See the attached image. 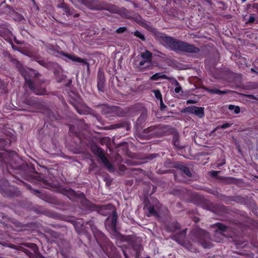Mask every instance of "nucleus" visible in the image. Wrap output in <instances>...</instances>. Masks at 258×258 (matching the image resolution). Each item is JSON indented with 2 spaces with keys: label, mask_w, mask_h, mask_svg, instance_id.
<instances>
[{
  "label": "nucleus",
  "mask_w": 258,
  "mask_h": 258,
  "mask_svg": "<svg viewBox=\"0 0 258 258\" xmlns=\"http://www.w3.org/2000/svg\"><path fill=\"white\" fill-rule=\"evenodd\" d=\"M73 224L77 233L85 235L89 240L91 238L90 231H92L97 243L109 258H121L116 247L102 232L96 228L93 221H74Z\"/></svg>",
  "instance_id": "1"
},
{
  "label": "nucleus",
  "mask_w": 258,
  "mask_h": 258,
  "mask_svg": "<svg viewBox=\"0 0 258 258\" xmlns=\"http://www.w3.org/2000/svg\"><path fill=\"white\" fill-rule=\"evenodd\" d=\"M69 131L79 149L83 150L89 147L93 154L100 159L107 170L111 172H114V166L104 155L103 149L93 143L90 136L85 135L77 127L72 124L69 125Z\"/></svg>",
  "instance_id": "2"
},
{
  "label": "nucleus",
  "mask_w": 258,
  "mask_h": 258,
  "mask_svg": "<svg viewBox=\"0 0 258 258\" xmlns=\"http://www.w3.org/2000/svg\"><path fill=\"white\" fill-rule=\"evenodd\" d=\"M152 32L156 39L167 49L175 52L182 51L195 53H198L200 51V48L194 45L178 40L173 37L167 36L165 33L157 31L156 29L154 28Z\"/></svg>",
  "instance_id": "3"
},
{
  "label": "nucleus",
  "mask_w": 258,
  "mask_h": 258,
  "mask_svg": "<svg viewBox=\"0 0 258 258\" xmlns=\"http://www.w3.org/2000/svg\"><path fill=\"white\" fill-rule=\"evenodd\" d=\"M11 145V141L8 139L0 138V166L9 171L12 167V152L6 150Z\"/></svg>",
  "instance_id": "4"
},
{
  "label": "nucleus",
  "mask_w": 258,
  "mask_h": 258,
  "mask_svg": "<svg viewBox=\"0 0 258 258\" xmlns=\"http://www.w3.org/2000/svg\"><path fill=\"white\" fill-rule=\"evenodd\" d=\"M45 47L46 51L50 54L57 56V54H59L66 57V58H63V59L67 62H69V61L71 60L73 61L80 63L82 65L86 66L87 72L88 74H90V63L86 60V59L79 57L77 55H75L74 54L67 53L62 51H58L55 48V46L51 44H48L45 45Z\"/></svg>",
  "instance_id": "5"
},
{
  "label": "nucleus",
  "mask_w": 258,
  "mask_h": 258,
  "mask_svg": "<svg viewBox=\"0 0 258 258\" xmlns=\"http://www.w3.org/2000/svg\"><path fill=\"white\" fill-rule=\"evenodd\" d=\"M87 8L93 10H106L112 13H117L118 7L114 5L99 0H81Z\"/></svg>",
  "instance_id": "6"
},
{
  "label": "nucleus",
  "mask_w": 258,
  "mask_h": 258,
  "mask_svg": "<svg viewBox=\"0 0 258 258\" xmlns=\"http://www.w3.org/2000/svg\"><path fill=\"white\" fill-rule=\"evenodd\" d=\"M190 236L194 242L198 243L205 248H210L213 246L210 234L205 230L202 229L194 230L190 233Z\"/></svg>",
  "instance_id": "7"
},
{
  "label": "nucleus",
  "mask_w": 258,
  "mask_h": 258,
  "mask_svg": "<svg viewBox=\"0 0 258 258\" xmlns=\"http://www.w3.org/2000/svg\"><path fill=\"white\" fill-rule=\"evenodd\" d=\"M129 112L133 115H136L139 113L141 115L138 117L136 122L137 126H141L145 122L147 118V110L139 104H136L129 108Z\"/></svg>",
  "instance_id": "8"
},
{
  "label": "nucleus",
  "mask_w": 258,
  "mask_h": 258,
  "mask_svg": "<svg viewBox=\"0 0 258 258\" xmlns=\"http://www.w3.org/2000/svg\"><path fill=\"white\" fill-rule=\"evenodd\" d=\"M164 125L162 124L149 126L143 131V133L150 137H162L164 134Z\"/></svg>",
  "instance_id": "9"
},
{
  "label": "nucleus",
  "mask_w": 258,
  "mask_h": 258,
  "mask_svg": "<svg viewBox=\"0 0 258 258\" xmlns=\"http://www.w3.org/2000/svg\"><path fill=\"white\" fill-rule=\"evenodd\" d=\"M14 187L11 186L9 181L0 177V192L5 197H12L14 196Z\"/></svg>",
  "instance_id": "10"
},
{
  "label": "nucleus",
  "mask_w": 258,
  "mask_h": 258,
  "mask_svg": "<svg viewBox=\"0 0 258 258\" xmlns=\"http://www.w3.org/2000/svg\"><path fill=\"white\" fill-rule=\"evenodd\" d=\"M118 215L116 210L112 212V215L108 217L105 221L106 229L110 232H116L117 231L116 224Z\"/></svg>",
  "instance_id": "11"
},
{
  "label": "nucleus",
  "mask_w": 258,
  "mask_h": 258,
  "mask_svg": "<svg viewBox=\"0 0 258 258\" xmlns=\"http://www.w3.org/2000/svg\"><path fill=\"white\" fill-rule=\"evenodd\" d=\"M180 112L182 113H188L193 114L199 118H202L205 115L204 107H198L194 105L184 108L180 111Z\"/></svg>",
  "instance_id": "12"
},
{
  "label": "nucleus",
  "mask_w": 258,
  "mask_h": 258,
  "mask_svg": "<svg viewBox=\"0 0 258 258\" xmlns=\"http://www.w3.org/2000/svg\"><path fill=\"white\" fill-rule=\"evenodd\" d=\"M194 203L199 205L203 209L213 211L214 207L212 203L205 199L202 196L195 195L193 197Z\"/></svg>",
  "instance_id": "13"
},
{
  "label": "nucleus",
  "mask_w": 258,
  "mask_h": 258,
  "mask_svg": "<svg viewBox=\"0 0 258 258\" xmlns=\"http://www.w3.org/2000/svg\"><path fill=\"white\" fill-rule=\"evenodd\" d=\"M159 208V202L158 201L156 200L154 203H151L150 202H146L145 204L144 209H147L148 212L147 214L148 217L154 216L155 217H159V214L157 211V209Z\"/></svg>",
  "instance_id": "14"
},
{
  "label": "nucleus",
  "mask_w": 258,
  "mask_h": 258,
  "mask_svg": "<svg viewBox=\"0 0 258 258\" xmlns=\"http://www.w3.org/2000/svg\"><path fill=\"white\" fill-rule=\"evenodd\" d=\"M25 80V85L29 88V89L33 91V92L39 95H43L46 94V90L43 89L40 91L37 90L35 87V83L30 79H29L26 75L24 76Z\"/></svg>",
  "instance_id": "15"
},
{
  "label": "nucleus",
  "mask_w": 258,
  "mask_h": 258,
  "mask_svg": "<svg viewBox=\"0 0 258 258\" xmlns=\"http://www.w3.org/2000/svg\"><path fill=\"white\" fill-rule=\"evenodd\" d=\"M134 64L136 68L140 69H148L150 68L152 65L151 63L142 58L140 56H137L135 58Z\"/></svg>",
  "instance_id": "16"
},
{
  "label": "nucleus",
  "mask_w": 258,
  "mask_h": 258,
  "mask_svg": "<svg viewBox=\"0 0 258 258\" xmlns=\"http://www.w3.org/2000/svg\"><path fill=\"white\" fill-rule=\"evenodd\" d=\"M172 167L179 170L181 172H183L187 177H192V173H191L188 167L185 166L184 165L180 163L179 162H174L173 163Z\"/></svg>",
  "instance_id": "17"
},
{
  "label": "nucleus",
  "mask_w": 258,
  "mask_h": 258,
  "mask_svg": "<svg viewBox=\"0 0 258 258\" xmlns=\"http://www.w3.org/2000/svg\"><path fill=\"white\" fill-rule=\"evenodd\" d=\"M105 79L104 73L98 71L97 74V89L100 92H104Z\"/></svg>",
  "instance_id": "18"
},
{
  "label": "nucleus",
  "mask_w": 258,
  "mask_h": 258,
  "mask_svg": "<svg viewBox=\"0 0 258 258\" xmlns=\"http://www.w3.org/2000/svg\"><path fill=\"white\" fill-rule=\"evenodd\" d=\"M81 195L84 198L81 201V206L82 207L87 210L93 211L96 208V206L91 203L88 200L85 198L84 195L82 194Z\"/></svg>",
  "instance_id": "19"
},
{
  "label": "nucleus",
  "mask_w": 258,
  "mask_h": 258,
  "mask_svg": "<svg viewBox=\"0 0 258 258\" xmlns=\"http://www.w3.org/2000/svg\"><path fill=\"white\" fill-rule=\"evenodd\" d=\"M61 193L67 196L69 199L78 197L77 193L71 188H63L61 189Z\"/></svg>",
  "instance_id": "20"
},
{
  "label": "nucleus",
  "mask_w": 258,
  "mask_h": 258,
  "mask_svg": "<svg viewBox=\"0 0 258 258\" xmlns=\"http://www.w3.org/2000/svg\"><path fill=\"white\" fill-rule=\"evenodd\" d=\"M102 113L105 115L106 117L113 116L115 114L114 108L113 107L104 105L102 109Z\"/></svg>",
  "instance_id": "21"
},
{
  "label": "nucleus",
  "mask_w": 258,
  "mask_h": 258,
  "mask_svg": "<svg viewBox=\"0 0 258 258\" xmlns=\"http://www.w3.org/2000/svg\"><path fill=\"white\" fill-rule=\"evenodd\" d=\"M213 226L217 228V229L215 230V235L220 234L223 235V233L225 232L228 228L227 226L220 222L215 223Z\"/></svg>",
  "instance_id": "22"
},
{
  "label": "nucleus",
  "mask_w": 258,
  "mask_h": 258,
  "mask_svg": "<svg viewBox=\"0 0 258 258\" xmlns=\"http://www.w3.org/2000/svg\"><path fill=\"white\" fill-rule=\"evenodd\" d=\"M25 246L27 247H29L30 248L32 251H33V252H31L30 251H29V250L28 249H25L24 250V252L29 257H33L34 258H36V253L35 252V251L33 250V249L31 248L32 247V246L30 245L31 244H33V245H35L37 247V249H38V252L40 253V252H39V249H38V246L35 244V243H25L23 244Z\"/></svg>",
  "instance_id": "23"
},
{
  "label": "nucleus",
  "mask_w": 258,
  "mask_h": 258,
  "mask_svg": "<svg viewBox=\"0 0 258 258\" xmlns=\"http://www.w3.org/2000/svg\"><path fill=\"white\" fill-rule=\"evenodd\" d=\"M58 114L54 111L50 109H47L46 111V119L50 120L51 121L57 120L58 118Z\"/></svg>",
  "instance_id": "24"
},
{
  "label": "nucleus",
  "mask_w": 258,
  "mask_h": 258,
  "mask_svg": "<svg viewBox=\"0 0 258 258\" xmlns=\"http://www.w3.org/2000/svg\"><path fill=\"white\" fill-rule=\"evenodd\" d=\"M180 229V225L177 222H173L166 226V231L169 232H174Z\"/></svg>",
  "instance_id": "25"
},
{
  "label": "nucleus",
  "mask_w": 258,
  "mask_h": 258,
  "mask_svg": "<svg viewBox=\"0 0 258 258\" xmlns=\"http://www.w3.org/2000/svg\"><path fill=\"white\" fill-rule=\"evenodd\" d=\"M24 103L26 105L32 107H37L39 104L36 98L35 97H29L26 98L24 101Z\"/></svg>",
  "instance_id": "26"
},
{
  "label": "nucleus",
  "mask_w": 258,
  "mask_h": 258,
  "mask_svg": "<svg viewBox=\"0 0 258 258\" xmlns=\"http://www.w3.org/2000/svg\"><path fill=\"white\" fill-rule=\"evenodd\" d=\"M11 15L13 20L15 21L21 22L23 20H25L24 17L23 15L19 14L15 10L11 12Z\"/></svg>",
  "instance_id": "27"
},
{
  "label": "nucleus",
  "mask_w": 258,
  "mask_h": 258,
  "mask_svg": "<svg viewBox=\"0 0 258 258\" xmlns=\"http://www.w3.org/2000/svg\"><path fill=\"white\" fill-rule=\"evenodd\" d=\"M36 173L37 175L35 176V179L37 181L42 182L45 188H49L51 187V184L44 179V177L38 174L36 172Z\"/></svg>",
  "instance_id": "28"
},
{
  "label": "nucleus",
  "mask_w": 258,
  "mask_h": 258,
  "mask_svg": "<svg viewBox=\"0 0 258 258\" xmlns=\"http://www.w3.org/2000/svg\"><path fill=\"white\" fill-rule=\"evenodd\" d=\"M205 90L211 94H216L219 95H223L226 94L228 93L227 90H220L217 88H206Z\"/></svg>",
  "instance_id": "29"
},
{
  "label": "nucleus",
  "mask_w": 258,
  "mask_h": 258,
  "mask_svg": "<svg viewBox=\"0 0 258 258\" xmlns=\"http://www.w3.org/2000/svg\"><path fill=\"white\" fill-rule=\"evenodd\" d=\"M253 24H258V17L255 14H250L248 19L245 22V24L251 25Z\"/></svg>",
  "instance_id": "30"
},
{
  "label": "nucleus",
  "mask_w": 258,
  "mask_h": 258,
  "mask_svg": "<svg viewBox=\"0 0 258 258\" xmlns=\"http://www.w3.org/2000/svg\"><path fill=\"white\" fill-rule=\"evenodd\" d=\"M0 244L5 247H9L14 249H17V246L11 243L10 241L8 239H2L0 240Z\"/></svg>",
  "instance_id": "31"
},
{
  "label": "nucleus",
  "mask_w": 258,
  "mask_h": 258,
  "mask_svg": "<svg viewBox=\"0 0 258 258\" xmlns=\"http://www.w3.org/2000/svg\"><path fill=\"white\" fill-rule=\"evenodd\" d=\"M168 77L165 74H163L160 73H157L152 75L150 77V80L153 81L158 80L159 79H167Z\"/></svg>",
  "instance_id": "32"
},
{
  "label": "nucleus",
  "mask_w": 258,
  "mask_h": 258,
  "mask_svg": "<svg viewBox=\"0 0 258 258\" xmlns=\"http://www.w3.org/2000/svg\"><path fill=\"white\" fill-rule=\"evenodd\" d=\"M140 57L152 63V53L149 51L146 50L142 52Z\"/></svg>",
  "instance_id": "33"
},
{
  "label": "nucleus",
  "mask_w": 258,
  "mask_h": 258,
  "mask_svg": "<svg viewBox=\"0 0 258 258\" xmlns=\"http://www.w3.org/2000/svg\"><path fill=\"white\" fill-rule=\"evenodd\" d=\"M172 144L175 148L181 150L183 149L184 147L180 145L179 139L178 136H174L172 140Z\"/></svg>",
  "instance_id": "34"
},
{
  "label": "nucleus",
  "mask_w": 258,
  "mask_h": 258,
  "mask_svg": "<svg viewBox=\"0 0 258 258\" xmlns=\"http://www.w3.org/2000/svg\"><path fill=\"white\" fill-rule=\"evenodd\" d=\"M13 224L15 226V227L17 228L16 230L19 231H21L25 229V227L26 225L21 223L18 221L15 220L13 222Z\"/></svg>",
  "instance_id": "35"
},
{
  "label": "nucleus",
  "mask_w": 258,
  "mask_h": 258,
  "mask_svg": "<svg viewBox=\"0 0 258 258\" xmlns=\"http://www.w3.org/2000/svg\"><path fill=\"white\" fill-rule=\"evenodd\" d=\"M227 199L229 201L231 202H235L237 203L241 202L242 200H243V198L241 196H229L228 197Z\"/></svg>",
  "instance_id": "36"
},
{
  "label": "nucleus",
  "mask_w": 258,
  "mask_h": 258,
  "mask_svg": "<svg viewBox=\"0 0 258 258\" xmlns=\"http://www.w3.org/2000/svg\"><path fill=\"white\" fill-rule=\"evenodd\" d=\"M11 46H12V48H13V50H17V51H18L20 52H21L22 53L27 55V56H31V54L30 52H26L25 51H21V49L17 46H16L15 45H14L12 42L11 43Z\"/></svg>",
  "instance_id": "37"
},
{
  "label": "nucleus",
  "mask_w": 258,
  "mask_h": 258,
  "mask_svg": "<svg viewBox=\"0 0 258 258\" xmlns=\"http://www.w3.org/2000/svg\"><path fill=\"white\" fill-rule=\"evenodd\" d=\"M60 7L63 9L64 12L67 16H70L71 15L70 8L67 5L62 4L60 5Z\"/></svg>",
  "instance_id": "38"
},
{
  "label": "nucleus",
  "mask_w": 258,
  "mask_h": 258,
  "mask_svg": "<svg viewBox=\"0 0 258 258\" xmlns=\"http://www.w3.org/2000/svg\"><path fill=\"white\" fill-rule=\"evenodd\" d=\"M134 35L139 38L141 40L145 41L146 40L145 36L144 34L141 33L139 31L137 30L134 32Z\"/></svg>",
  "instance_id": "39"
},
{
  "label": "nucleus",
  "mask_w": 258,
  "mask_h": 258,
  "mask_svg": "<svg viewBox=\"0 0 258 258\" xmlns=\"http://www.w3.org/2000/svg\"><path fill=\"white\" fill-rule=\"evenodd\" d=\"M10 60L12 62H13L14 64L16 65L17 68L20 69L22 67V64L20 61H19L17 58L14 57H11Z\"/></svg>",
  "instance_id": "40"
},
{
  "label": "nucleus",
  "mask_w": 258,
  "mask_h": 258,
  "mask_svg": "<svg viewBox=\"0 0 258 258\" xmlns=\"http://www.w3.org/2000/svg\"><path fill=\"white\" fill-rule=\"evenodd\" d=\"M228 109L230 110H234V113L235 114H238L240 111V107L239 106H235V105H229L228 106Z\"/></svg>",
  "instance_id": "41"
},
{
  "label": "nucleus",
  "mask_w": 258,
  "mask_h": 258,
  "mask_svg": "<svg viewBox=\"0 0 258 258\" xmlns=\"http://www.w3.org/2000/svg\"><path fill=\"white\" fill-rule=\"evenodd\" d=\"M24 185L29 190H30V191H32V193L34 195H35V194H39L40 193V192L37 190V189H34L32 188L31 186L27 183H24Z\"/></svg>",
  "instance_id": "42"
},
{
  "label": "nucleus",
  "mask_w": 258,
  "mask_h": 258,
  "mask_svg": "<svg viewBox=\"0 0 258 258\" xmlns=\"http://www.w3.org/2000/svg\"><path fill=\"white\" fill-rule=\"evenodd\" d=\"M152 92L154 93L155 97L157 99H159V100L162 99V94L159 89L153 90Z\"/></svg>",
  "instance_id": "43"
},
{
  "label": "nucleus",
  "mask_w": 258,
  "mask_h": 258,
  "mask_svg": "<svg viewBox=\"0 0 258 258\" xmlns=\"http://www.w3.org/2000/svg\"><path fill=\"white\" fill-rule=\"evenodd\" d=\"M167 80L169 81L172 84L174 85L175 86H178L179 85H180L179 83L173 77H168V79H167Z\"/></svg>",
  "instance_id": "44"
},
{
  "label": "nucleus",
  "mask_w": 258,
  "mask_h": 258,
  "mask_svg": "<svg viewBox=\"0 0 258 258\" xmlns=\"http://www.w3.org/2000/svg\"><path fill=\"white\" fill-rule=\"evenodd\" d=\"M48 232L51 237L55 238H58L60 236V234L59 233L52 230H50Z\"/></svg>",
  "instance_id": "45"
},
{
  "label": "nucleus",
  "mask_w": 258,
  "mask_h": 258,
  "mask_svg": "<svg viewBox=\"0 0 258 258\" xmlns=\"http://www.w3.org/2000/svg\"><path fill=\"white\" fill-rule=\"evenodd\" d=\"M126 30H127V28L125 26H123V27H119L118 28H117L115 30V32L117 34H121V33H123L124 32H125Z\"/></svg>",
  "instance_id": "46"
},
{
  "label": "nucleus",
  "mask_w": 258,
  "mask_h": 258,
  "mask_svg": "<svg viewBox=\"0 0 258 258\" xmlns=\"http://www.w3.org/2000/svg\"><path fill=\"white\" fill-rule=\"evenodd\" d=\"M232 123L226 122L225 123L222 124L221 125H219L217 127V129H219V128L225 129V128L230 127L232 125Z\"/></svg>",
  "instance_id": "47"
},
{
  "label": "nucleus",
  "mask_w": 258,
  "mask_h": 258,
  "mask_svg": "<svg viewBox=\"0 0 258 258\" xmlns=\"http://www.w3.org/2000/svg\"><path fill=\"white\" fill-rule=\"evenodd\" d=\"M185 233L184 231H182L179 233L176 234L172 236V239L175 240H177L178 238H179L181 235H184Z\"/></svg>",
  "instance_id": "48"
},
{
  "label": "nucleus",
  "mask_w": 258,
  "mask_h": 258,
  "mask_svg": "<svg viewBox=\"0 0 258 258\" xmlns=\"http://www.w3.org/2000/svg\"><path fill=\"white\" fill-rule=\"evenodd\" d=\"M37 62L41 66L44 67H45V68H47L48 66V64L47 62H45L44 60H37Z\"/></svg>",
  "instance_id": "49"
},
{
  "label": "nucleus",
  "mask_w": 258,
  "mask_h": 258,
  "mask_svg": "<svg viewBox=\"0 0 258 258\" xmlns=\"http://www.w3.org/2000/svg\"><path fill=\"white\" fill-rule=\"evenodd\" d=\"M160 107L161 111L164 110L167 108V106L163 103V99L160 100Z\"/></svg>",
  "instance_id": "50"
},
{
  "label": "nucleus",
  "mask_w": 258,
  "mask_h": 258,
  "mask_svg": "<svg viewBox=\"0 0 258 258\" xmlns=\"http://www.w3.org/2000/svg\"><path fill=\"white\" fill-rule=\"evenodd\" d=\"M220 172V171H216L213 170L210 172V175L213 177H216L218 176L219 173Z\"/></svg>",
  "instance_id": "51"
},
{
  "label": "nucleus",
  "mask_w": 258,
  "mask_h": 258,
  "mask_svg": "<svg viewBox=\"0 0 258 258\" xmlns=\"http://www.w3.org/2000/svg\"><path fill=\"white\" fill-rule=\"evenodd\" d=\"M86 252L89 258H96V255H94L92 252L90 251H86Z\"/></svg>",
  "instance_id": "52"
},
{
  "label": "nucleus",
  "mask_w": 258,
  "mask_h": 258,
  "mask_svg": "<svg viewBox=\"0 0 258 258\" xmlns=\"http://www.w3.org/2000/svg\"><path fill=\"white\" fill-rule=\"evenodd\" d=\"M181 91H182V88L180 86V85H179L178 86H176V87L174 89V91L176 93H178Z\"/></svg>",
  "instance_id": "53"
},
{
  "label": "nucleus",
  "mask_w": 258,
  "mask_h": 258,
  "mask_svg": "<svg viewBox=\"0 0 258 258\" xmlns=\"http://www.w3.org/2000/svg\"><path fill=\"white\" fill-rule=\"evenodd\" d=\"M14 41L17 44H23L24 42L23 41L18 40L16 37L14 38Z\"/></svg>",
  "instance_id": "54"
},
{
  "label": "nucleus",
  "mask_w": 258,
  "mask_h": 258,
  "mask_svg": "<svg viewBox=\"0 0 258 258\" xmlns=\"http://www.w3.org/2000/svg\"><path fill=\"white\" fill-rule=\"evenodd\" d=\"M225 163V160L223 159L221 163L217 164V168H220L222 166L224 165Z\"/></svg>",
  "instance_id": "55"
},
{
  "label": "nucleus",
  "mask_w": 258,
  "mask_h": 258,
  "mask_svg": "<svg viewBox=\"0 0 258 258\" xmlns=\"http://www.w3.org/2000/svg\"><path fill=\"white\" fill-rule=\"evenodd\" d=\"M209 192L214 196H217L219 194V192L217 190H213L211 189L209 191Z\"/></svg>",
  "instance_id": "56"
},
{
  "label": "nucleus",
  "mask_w": 258,
  "mask_h": 258,
  "mask_svg": "<svg viewBox=\"0 0 258 258\" xmlns=\"http://www.w3.org/2000/svg\"><path fill=\"white\" fill-rule=\"evenodd\" d=\"M197 101L195 100H192V99H189V100H187L186 101V104H195L196 103Z\"/></svg>",
  "instance_id": "57"
},
{
  "label": "nucleus",
  "mask_w": 258,
  "mask_h": 258,
  "mask_svg": "<svg viewBox=\"0 0 258 258\" xmlns=\"http://www.w3.org/2000/svg\"><path fill=\"white\" fill-rule=\"evenodd\" d=\"M252 8L256 10V12L258 14V3H254L252 6Z\"/></svg>",
  "instance_id": "58"
},
{
  "label": "nucleus",
  "mask_w": 258,
  "mask_h": 258,
  "mask_svg": "<svg viewBox=\"0 0 258 258\" xmlns=\"http://www.w3.org/2000/svg\"><path fill=\"white\" fill-rule=\"evenodd\" d=\"M123 255L125 258H128V255L126 253V252L124 250H122Z\"/></svg>",
  "instance_id": "59"
},
{
  "label": "nucleus",
  "mask_w": 258,
  "mask_h": 258,
  "mask_svg": "<svg viewBox=\"0 0 258 258\" xmlns=\"http://www.w3.org/2000/svg\"><path fill=\"white\" fill-rule=\"evenodd\" d=\"M251 71L253 73H255L256 74L258 75V72L256 71L254 69L251 68L250 69Z\"/></svg>",
  "instance_id": "60"
},
{
  "label": "nucleus",
  "mask_w": 258,
  "mask_h": 258,
  "mask_svg": "<svg viewBox=\"0 0 258 258\" xmlns=\"http://www.w3.org/2000/svg\"><path fill=\"white\" fill-rule=\"evenodd\" d=\"M79 16H80V15L78 13H76L74 14V17L77 18V17H79Z\"/></svg>",
  "instance_id": "61"
},
{
  "label": "nucleus",
  "mask_w": 258,
  "mask_h": 258,
  "mask_svg": "<svg viewBox=\"0 0 258 258\" xmlns=\"http://www.w3.org/2000/svg\"><path fill=\"white\" fill-rule=\"evenodd\" d=\"M112 125L113 126H116L117 127H119L121 126L120 124H114V125Z\"/></svg>",
  "instance_id": "62"
},
{
  "label": "nucleus",
  "mask_w": 258,
  "mask_h": 258,
  "mask_svg": "<svg viewBox=\"0 0 258 258\" xmlns=\"http://www.w3.org/2000/svg\"><path fill=\"white\" fill-rule=\"evenodd\" d=\"M39 75V73H35L34 76L35 77H37Z\"/></svg>",
  "instance_id": "63"
},
{
  "label": "nucleus",
  "mask_w": 258,
  "mask_h": 258,
  "mask_svg": "<svg viewBox=\"0 0 258 258\" xmlns=\"http://www.w3.org/2000/svg\"><path fill=\"white\" fill-rule=\"evenodd\" d=\"M221 208H222V209H223V210H225V209H226V207H225V206H223H223H222Z\"/></svg>",
  "instance_id": "64"
}]
</instances>
